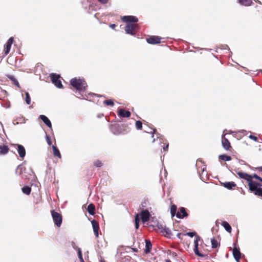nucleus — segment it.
<instances>
[{"instance_id":"48","label":"nucleus","mask_w":262,"mask_h":262,"mask_svg":"<svg viewBox=\"0 0 262 262\" xmlns=\"http://www.w3.org/2000/svg\"><path fill=\"white\" fill-rule=\"evenodd\" d=\"M116 27V25L115 24H111L110 25V27L113 29H114L115 28V27Z\"/></svg>"},{"instance_id":"27","label":"nucleus","mask_w":262,"mask_h":262,"mask_svg":"<svg viewBox=\"0 0 262 262\" xmlns=\"http://www.w3.org/2000/svg\"><path fill=\"white\" fill-rule=\"evenodd\" d=\"M222 226L224 227L225 229L229 233L231 232L232 228L230 224L226 221H223L221 223Z\"/></svg>"},{"instance_id":"9","label":"nucleus","mask_w":262,"mask_h":262,"mask_svg":"<svg viewBox=\"0 0 262 262\" xmlns=\"http://www.w3.org/2000/svg\"><path fill=\"white\" fill-rule=\"evenodd\" d=\"M162 38L158 36H150L146 39V41L152 45L158 44L161 42Z\"/></svg>"},{"instance_id":"45","label":"nucleus","mask_w":262,"mask_h":262,"mask_svg":"<svg viewBox=\"0 0 262 262\" xmlns=\"http://www.w3.org/2000/svg\"><path fill=\"white\" fill-rule=\"evenodd\" d=\"M46 139H47V143L49 145H51L52 144V141L50 139V138L49 136H46Z\"/></svg>"},{"instance_id":"49","label":"nucleus","mask_w":262,"mask_h":262,"mask_svg":"<svg viewBox=\"0 0 262 262\" xmlns=\"http://www.w3.org/2000/svg\"><path fill=\"white\" fill-rule=\"evenodd\" d=\"M133 250L136 252H138V249L137 248H133Z\"/></svg>"},{"instance_id":"15","label":"nucleus","mask_w":262,"mask_h":262,"mask_svg":"<svg viewBox=\"0 0 262 262\" xmlns=\"http://www.w3.org/2000/svg\"><path fill=\"white\" fill-rule=\"evenodd\" d=\"M14 145L16 147L19 157L23 159L26 155V150L25 147L20 144H15Z\"/></svg>"},{"instance_id":"11","label":"nucleus","mask_w":262,"mask_h":262,"mask_svg":"<svg viewBox=\"0 0 262 262\" xmlns=\"http://www.w3.org/2000/svg\"><path fill=\"white\" fill-rule=\"evenodd\" d=\"M141 219L143 223H145L149 221L150 214L148 210L145 209L142 210L140 212Z\"/></svg>"},{"instance_id":"2","label":"nucleus","mask_w":262,"mask_h":262,"mask_svg":"<svg viewBox=\"0 0 262 262\" xmlns=\"http://www.w3.org/2000/svg\"><path fill=\"white\" fill-rule=\"evenodd\" d=\"M71 85L76 90L84 91L88 86L86 81L83 79L73 78L70 80Z\"/></svg>"},{"instance_id":"16","label":"nucleus","mask_w":262,"mask_h":262,"mask_svg":"<svg viewBox=\"0 0 262 262\" xmlns=\"http://www.w3.org/2000/svg\"><path fill=\"white\" fill-rule=\"evenodd\" d=\"M93 231L96 237L99 236V225L97 221L94 220L91 222Z\"/></svg>"},{"instance_id":"4","label":"nucleus","mask_w":262,"mask_h":262,"mask_svg":"<svg viewBox=\"0 0 262 262\" xmlns=\"http://www.w3.org/2000/svg\"><path fill=\"white\" fill-rule=\"evenodd\" d=\"M262 185L255 181H250L249 183V190L253 192L256 195L262 198V188L260 187Z\"/></svg>"},{"instance_id":"35","label":"nucleus","mask_w":262,"mask_h":262,"mask_svg":"<svg viewBox=\"0 0 262 262\" xmlns=\"http://www.w3.org/2000/svg\"><path fill=\"white\" fill-rule=\"evenodd\" d=\"M135 227L136 229L137 230L139 228V223H140V219H139V215L138 214H136L135 219Z\"/></svg>"},{"instance_id":"23","label":"nucleus","mask_w":262,"mask_h":262,"mask_svg":"<svg viewBox=\"0 0 262 262\" xmlns=\"http://www.w3.org/2000/svg\"><path fill=\"white\" fill-rule=\"evenodd\" d=\"M237 1L241 5L246 7L251 6L253 4L252 0H237Z\"/></svg>"},{"instance_id":"29","label":"nucleus","mask_w":262,"mask_h":262,"mask_svg":"<svg viewBox=\"0 0 262 262\" xmlns=\"http://www.w3.org/2000/svg\"><path fill=\"white\" fill-rule=\"evenodd\" d=\"M53 150V155L54 157H57L59 158H61V156L60 153V151L59 149L57 148L56 146H52Z\"/></svg>"},{"instance_id":"20","label":"nucleus","mask_w":262,"mask_h":262,"mask_svg":"<svg viewBox=\"0 0 262 262\" xmlns=\"http://www.w3.org/2000/svg\"><path fill=\"white\" fill-rule=\"evenodd\" d=\"M222 185L229 190L234 189L236 186V184L234 182H227L223 183H222Z\"/></svg>"},{"instance_id":"6","label":"nucleus","mask_w":262,"mask_h":262,"mask_svg":"<svg viewBox=\"0 0 262 262\" xmlns=\"http://www.w3.org/2000/svg\"><path fill=\"white\" fill-rule=\"evenodd\" d=\"M139 30L138 25L137 24H127L125 28L126 33L132 35H135Z\"/></svg>"},{"instance_id":"10","label":"nucleus","mask_w":262,"mask_h":262,"mask_svg":"<svg viewBox=\"0 0 262 262\" xmlns=\"http://www.w3.org/2000/svg\"><path fill=\"white\" fill-rule=\"evenodd\" d=\"M199 163H201V164L203 165L201 167L198 168V171L200 173V177L201 178H203V175H207L206 166L203 164L201 160H198L196 163V166H198V165L199 164Z\"/></svg>"},{"instance_id":"41","label":"nucleus","mask_w":262,"mask_h":262,"mask_svg":"<svg viewBox=\"0 0 262 262\" xmlns=\"http://www.w3.org/2000/svg\"><path fill=\"white\" fill-rule=\"evenodd\" d=\"M255 179L256 180H260V177L258 176L257 174H255V173H254L253 174H250V177H249V179H250V180H251L252 179Z\"/></svg>"},{"instance_id":"21","label":"nucleus","mask_w":262,"mask_h":262,"mask_svg":"<svg viewBox=\"0 0 262 262\" xmlns=\"http://www.w3.org/2000/svg\"><path fill=\"white\" fill-rule=\"evenodd\" d=\"M145 132L151 135L150 137L152 139V142L155 141V138H154L155 135H156L157 138H159V134L157 133L156 128H150L149 131L145 130Z\"/></svg>"},{"instance_id":"32","label":"nucleus","mask_w":262,"mask_h":262,"mask_svg":"<svg viewBox=\"0 0 262 262\" xmlns=\"http://www.w3.org/2000/svg\"><path fill=\"white\" fill-rule=\"evenodd\" d=\"M22 191L24 193L29 195L31 191V188L28 186H24L22 188Z\"/></svg>"},{"instance_id":"37","label":"nucleus","mask_w":262,"mask_h":262,"mask_svg":"<svg viewBox=\"0 0 262 262\" xmlns=\"http://www.w3.org/2000/svg\"><path fill=\"white\" fill-rule=\"evenodd\" d=\"M143 123L141 121H137L135 123L136 128L138 130L141 129L142 128Z\"/></svg>"},{"instance_id":"14","label":"nucleus","mask_w":262,"mask_h":262,"mask_svg":"<svg viewBox=\"0 0 262 262\" xmlns=\"http://www.w3.org/2000/svg\"><path fill=\"white\" fill-rule=\"evenodd\" d=\"M188 216V214L186 211L185 208L181 207L179 208V211L177 213L176 216L179 219H183Z\"/></svg>"},{"instance_id":"42","label":"nucleus","mask_w":262,"mask_h":262,"mask_svg":"<svg viewBox=\"0 0 262 262\" xmlns=\"http://www.w3.org/2000/svg\"><path fill=\"white\" fill-rule=\"evenodd\" d=\"M161 231H162V232L165 233L167 234H171L170 230L166 227H164V228H163Z\"/></svg>"},{"instance_id":"39","label":"nucleus","mask_w":262,"mask_h":262,"mask_svg":"<svg viewBox=\"0 0 262 262\" xmlns=\"http://www.w3.org/2000/svg\"><path fill=\"white\" fill-rule=\"evenodd\" d=\"M25 101L27 104H30L31 103V98L28 92L26 93Z\"/></svg>"},{"instance_id":"7","label":"nucleus","mask_w":262,"mask_h":262,"mask_svg":"<svg viewBox=\"0 0 262 262\" xmlns=\"http://www.w3.org/2000/svg\"><path fill=\"white\" fill-rule=\"evenodd\" d=\"M50 77L53 83H54L57 88H62L63 86L61 81L60 80V76L59 75L55 73H52L50 74Z\"/></svg>"},{"instance_id":"33","label":"nucleus","mask_w":262,"mask_h":262,"mask_svg":"<svg viewBox=\"0 0 262 262\" xmlns=\"http://www.w3.org/2000/svg\"><path fill=\"white\" fill-rule=\"evenodd\" d=\"M211 247L212 248H216L217 247L220 246V243L217 242L216 239L215 238H212L211 240Z\"/></svg>"},{"instance_id":"31","label":"nucleus","mask_w":262,"mask_h":262,"mask_svg":"<svg viewBox=\"0 0 262 262\" xmlns=\"http://www.w3.org/2000/svg\"><path fill=\"white\" fill-rule=\"evenodd\" d=\"M177 207L176 205H172L170 207V213L172 216V217H173L174 216L176 215L177 214Z\"/></svg>"},{"instance_id":"40","label":"nucleus","mask_w":262,"mask_h":262,"mask_svg":"<svg viewBox=\"0 0 262 262\" xmlns=\"http://www.w3.org/2000/svg\"><path fill=\"white\" fill-rule=\"evenodd\" d=\"M94 165L96 167H101L102 166V164L100 160H98L94 163Z\"/></svg>"},{"instance_id":"38","label":"nucleus","mask_w":262,"mask_h":262,"mask_svg":"<svg viewBox=\"0 0 262 262\" xmlns=\"http://www.w3.org/2000/svg\"><path fill=\"white\" fill-rule=\"evenodd\" d=\"M103 103L106 105H110L111 106H113L114 105V103L111 99L104 100L103 101Z\"/></svg>"},{"instance_id":"28","label":"nucleus","mask_w":262,"mask_h":262,"mask_svg":"<svg viewBox=\"0 0 262 262\" xmlns=\"http://www.w3.org/2000/svg\"><path fill=\"white\" fill-rule=\"evenodd\" d=\"M72 244H73V247L74 249H75V250H76L77 251L78 258L80 259L81 261L83 262V257H82V252H81V249L79 247L75 246V243L74 242H72Z\"/></svg>"},{"instance_id":"30","label":"nucleus","mask_w":262,"mask_h":262,"mask_svg":"<svg viewBox=\"0 0 262 262\" xmlns=\"http://www.w3.org/2000/svg\"><path fill=\"white\" fill-rule=\"evenodd\" d=\"M219 159L220 160H222L224 161H228L231 160V157L229 156H227L226 155H221L219 156Z\"/></svg>"},{"instance_id":"25","label":"nucleus","mask_w":262,"mask_h":262,"mask_svg":"<svg viewBox=\"0 0 262 262\" xmlns=\"http://www.w3.org/2000/svg\"><path fill=\"white\" fill-rule=\"evenodd\" d=\"M9 148L6 145H0V154L5 155L8 152Z\"/></svg>"},{"instance_id":"50","label":"nucleus","mask_w":262,"mask_h":262,"mask_svg":"<svg viewBox=\"0 0 262 262\" xmlns=\"http://www.w3.org/2000/svg\"><path fill=\"white\" fill-rule=\"evenodd\" d=\"M165 262H171L170 259H166Z\"/></svg>"},{"instance_id":"1","label":"nucleus","mask_w":262,"mask_h":262,"mask_svg":"<svg viewBox=\"0 0 262 262\" xmlns=\"http://www.w3.org/2000/svg\"><path fill=\"white\" fill-rule=\"evenodd\" d=\"M111 131L115 135H126L130 132L131 128L127 123H115L110 126Z\"/></svg>"},{"instance_id":"13","label":"nucleus","mask_w":262,"mask_h":262,"mask_svg":"<svg viewBox=\"0 0 262 262\" xmlns=\"http://www.w3.org/2000/svg\"><path fill=\"white\" fill-rule=\"evenodd\" d=\"M225 135L222 136V144L223 148L226 150H230L232 148L229 141L225 137Z\"/></svg>"},{"instance_id":"8","label":"nucleus","mask_w":262,"mask_h":262,"mask_svg":"<svg viewBox=\"0 0 262 262\" xmlns=\"http://www.w3.org/2000/svg\"><path fill=\"white\" fill-rule=\"evenodd\" d=\"M122 21L126 23L127 24L129 23L136 24L138 21L137 17L134 16H124L121 18Z\"/></svg>"},{"instance_id":"24","label":"nucleus","mask_w":262,"mask_h":262,"mask_svg":"<svg viewBox=\"0 0 262 262\" xmlns=\"http://www.w3.org/2000/svg\"><path fill=\"white\" fill-rule=\"evenodd\" d=\"M152 248V244L149 240L145 241V249L144 252L145 253H148L150 252Z\"/></svg>"},{"instance_id":"34","label":"nucleus","mask_w":262,"mask_h":262,"mask_svg":"<svg viewBox=\"0 0 262 262\" xmlns=\"http://www.w3.org/2000/svg\"><path fill=\"white\" fill-rule=\"evenodd\" d=\"M26 168L22 165H19L17 166V169L16 170V173H18L19 174H21L23 173V171Z\"/></svg>"},{"instance_id":"44","label":"nucleus","mask_w":262,"mask_h":262,"mask_svg":"<svg viewBox=\"0 0 262 262\" xmlns=\"http://www.w3.org/2000/svg\"><path fill=\"white\" fill-rule=\"evenodd\" d=\"M249 138L255 141H257L258 140V139L256 137V136H254L253 135H250L249 136Z\"/></svg>"},{"instance_id":"5","label":"nucleus","mask_w":262,"mask_h":262,"mask_svg":"<svg viewBox=\"0 0 262 262\" xmlns=\"http://www.w3.org/2000/svg\"><path fill=\"white\" fill-rule=\"evenodd\" d=\"M51 213L55 226L57 227H60L62 223V215L60 213L56 212L54 210H51Z\"/></svg>"},{"instance_id":"51","label":"nucleus","mask_w":262,"mask_h":262,"mask_svg":"<svg viewBox=\"0 0 262 262\" xmlns=\"http://www.w3.org/2000/svg\"><path fill=\"white\" fill-rule=\"evenodd\" d=\"M259 181L262 182V178L261 177H260V180H259Z\"/></svg>"},{"instance_id":"46","label":"nucleus","mask_w":262,"mask_h":262,"mask_svg":"<svg viewBox=\"0 0 262 262\" xmlns=\"http://www.w3.org/2000/svg\"><path fill=\"white\" fill-rule=\"evenodd\" d=\"M184 234L182 233H178L177 234V236L180 238V239H181L182 237H181V236L182 235H183Z\"/></svg>"},{"instance_id":"43","label":"nucleus","mask_w":262,"mask_h":262,"mask_svg":"<svg viewBox=\"0 0 262 262\" xmlns=\"http://www.w3.org/2000/svg\"><path fill=\"white\" fill-rule=\"evenodd\" d=\"M168 143H164L163 146V148L164 151H167L168 149Z\"/></svg>"},{"instance_id":"47","label":"nucleus","mask_w":262,"mask_h":262,"mask_svg":"<svg viewBox=\"0 0 262 262\" xmlns=\"http://www.w3.org/2000/svg\"><path fill=\"white\" fill-rule=\"evenodd\" d=\"M98 1L102 4H106L108 1V0H98Z\"/></svg>"},{"instance_id":"26","label":"nucleus","mask_w":262,"mask_h":262,"mask_svg":"<svg viewBox=\"0 0 262 262\" xmlns=\"http://www.w3.org/2000/svg\"><path fill=\"white\" fill-rule=\"evenodd\" d=\"M87 210L91 215H94L95 213V205L92 203L90 204L88 206Z\"/></svg>"},{"instance_id":"3","label":"nucleus","mask_w":262,"mask_h":262,"mask_svg":"<svg viewBox=\"0 0 262 262\" xmlns=\"http://www.w3.org/2000/svg\"><path fill=\"white\" fill-rule=\"evenodd\" d=\"M183 235H188L191 237H192L193 236H195V240L194 242V252L195 254L200 257H204L205 254H202L201 253L199 250V241L201 240V237L199 235H197L196 233L195 232H187L185 234H184Z\"/></svg>"},{"instance_id":"12","label":"nucleus","mask_w":262,"mask_h":262,"mask_svg":"<svg viewBox=\"0 0 262 262\" xmlns=\"http://www.w3.org/2000/svg\"><path fill=\"white\" fill-rule=\"evenodd\" d=\"M14 41V38L13 37H10L7 41L6 45L5 46L4 53L5 55H7L9 54L11 48L12 44Z\"/></svg>"},{"instance_id":"22","label":"nucleus","mask_w":262,"mask_h":262,"mask_svg":"<svg viewBox=\"0 0 262 262\" xmlns=\"http://www.w3.org/2000/svg\"><path fill=\"white\" fill-rule=\"evenodd\" d=\"M39 118L46 124L49 127H52V124L50 120L45 115H41L39 116Z\"/></svg>"},{"instance_id":"17","label":"nucleus","mask_w":262,"mask_h":262,"mask_svg":"<svg viewBox=\"0 0 262 262\" xmlns=\"http://www.w3.org/2000/svg\"><path fill=\"white\" fill-rule=\"evenodd\" d=\"M118 115L120 117L128 118L130 116L131 113L129 111L125 110L123 108H120L118 111Z\"/></svg>"},{"instance_id":"18","label":"nucleus","mask_w":262,"mask_h":262,"mask_svg":"<svg viewBox=\"0 0 262 262\" xmlns=\"http://www.w3.org/2000/svg\"><path fill=\"white\" fill-rule=\"evenodd\" d=\"M232 254L236 261H239L241 258V253L239 251V248L235 246L233 249Z\"/></svg>"},{"instance_id":"19","label":"nucleus","mask_w":262,"mask_h":262,"mask_svg":"<svg viewBox=\"0 0 262 262\" xmlns=\"http://www.w3.org/2000/svg\"><path fill=\"white\" fill-rule=\"evenodd\" d=\"M237 174L241 179H245L248 181L249 186L250 182L253 181L252 180H250V179H249L250 174L247 173L242 171H238L237 172Z\"/></svg>"},{"instance_id":"36","label":"nucleus","mask_w":262,"mask_h":262,"mask_svg":"<svg viewBox=\"0 0 262 262\" xmlns=\"http://www.w3.org/2000/svg\"><path fill=\"white\" fill-rule=\"evenodd\" d=\"M9 78L12 81L13 83L16 85L17 87L19 88V84L17 80L13 76H9Z\"/></svg>"}]
</instances>
